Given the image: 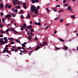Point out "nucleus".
Listing matches in <instances>:
<instances>
[{"mask_svg": "<svg viewBox=\"0 0 78 78\" xmlns=\"http://www.w3.org/2000/svg\"><path fill=\"white\" fill-rule=\"evenodd\" d=\"M65 50H67V49H68V47H67V46H65Z\"/></svg>", "mask_w": 78, "mask_h": 78, "instance_id": "34", "label": "nucleus"}, {"mask_svg": "<svg viewBox=\"0 0 78 78\" xmlns=\"http://www.w3.org/2000/svg\"><path fill=\"white\" fill-rule=\"evenodd\" d=\"M24 18V17H23V15H21V18L22 19H23Z\"/></svg>", "mask_w": 78, "mask_h": 78, "instance_id": "42", "label": "nucleus"}, {"mask_svg": "<svg viewBox=\"0 0 78 78\" xmlns=\"http://www.w3.org/2000/svg\"><path fill=\"white\" fill-rule=\"evenodd\" d=\"M70 25V23H68L66 24V26H68V25Z\"/></svg>", "mask_w": 78, "mask_h": 78, "instance_id": "63", "label": "nucleus"}, {"mask_svg": "<svg viewBox=\"0 0 78 78\" xmlns=\"http://www.w3.org/2000/svg\"><path fill=\"white\" fill-rule=\"evenodd\" d=\"M12 12H15V10L14 9V8H13L12 9Z\"/></svg>", "mask_w": 78, "mask_h": 78, "instance_id": "18", "label": "nucleus"}, {"mask_svg": "<svg viewBox=\"0 0 78 78\" xmlns=\"http://www.w3.org/2000/svg\"><path fill=\"white\" fill-rule=\"evenodd\" d=\"M46 9V10H47V12H50V10H49V9H48V8H47Z\"/></svg>", "mask_w": 78, "mask_h": 78, "instance_id": "20", "label": "nucleus"}, {"mask_svg": "<svg viewBox=\"0 0 78 78\" xmlns=\"http://www.w3.org/2000/svg\"><path fill=\"white\" fill-rule=\"evenodd\" d=\"M35 41H37V38L36 37H35Z\"/></svg>", "mask_w": 78, "mask_h": 78, "instance_id": "45", "label": "nucleus"}, {"mask_svg": "<svg viewBox=\"0 0 78 78\" xmlns=\"http://www.w3.org/2000/svg\"><path fill=\"white\" fill-rule=\"evenodd\" d=\"M66 0H64L63 1V3H66Z\"/></svg>", "mask_w": 78, "mask_h": 78, "instance_id": "48", "label": "nucleus"}, {"mask_svg": "<svg viewBox=\"0 0 78 78\" xmlns=\"http://www.w3.org/2000/svg\"><path fill=\"white\" fill-rule=\"evenodd\" d=\"M46 44H47V42H45L44 43H43V45H46Z\"/></svg>", "mask_w": 78, "mask_h": 78, "instance_id": "53", "label": "nucleus"}, {"mask_svg": "<svg viewBox=\"0 0 78 78\" xmlns=\"http://www.w3.org/2000/svg\"><path fill=\"white\" fill-rule=\"evenodd\" d=\"M63 6H68V4H66L64 5Z\"/></svg>", "mask_w": 78, "mask_h": 78, "instance_id": "37", "label": "nucleus"}, {"mask_svg": "<svg viewBox=\"0 0 78 78\" xmlns=\"http://www.w3.org/2000/svg\"><path fill=\"white\" fill-rule=\"evenodd\" d=\"M11 50H12V51H15L14 50V49H13L12 48L11 49Z\"/></svg>", "mask_w": 78, "mask_h": 78, "instance_id": "55", "label": "nucleus"}, {"mask_svg": "<svg viewBox=\"0 0 78 78\" xmlns=\"http://www.w3.org/2000/svg\"><path fill=\"white\" fill-rule=\"evenodd\" d=\"M3 27V25L2 24H0V27L2 28Z\"/></svg>", "mask_w": 78, "mask_h": 78, "instance_id": "59", "label": "nucleus"}, {"mask_svg": "<svg viewBox=\"0 0 78 78\" xmlns=\"http://www.w3.org/2000/svg\"><path fill=\"white\" fill-rule=\"evenodd\" d=\"M59 17H58L57 18H56L54 19V20H58V19H59Z\"/></svg>", "mask_w": 78, "mask_h": 78, "instance_id": "24", "label": "nucleus"}, {"mask_svg": "<svg viewBox=\"0 0 78 78\" xmlns=\"http://www.w3.org/2000/svg\"><path fill=\"white\" fill-rule=\"evenodd\" d=\"M4 6H3V3H1L0 5V8H1L2 9Z\"/></svg>", "mask_w": 78, "mask_h": 78, "instance_id": "10", "label": "nucleus"}, {"mask_svg": "<svg viewBox=\"0 0 78 78\" xmlns=\"http://www.w3.org/2000/svg\"><path fill=\"white\" fill-rule=\"evenodd\" d=\"M50 24H49L47 27L46 28V30H47L48 29V28L50 27Z\"/></svg>", "mask_w": 78, "mask_h": 78, "instance_id": "27", "label": "nucleus"}, {"mask_svg": "<svg viewBox=\"0 0 78 78\" xmlns=\"http://www.w3.org/2000/svg\"><path fill=\"white\" fill-rule=\"evenodd\" d=\"M12 48H13H13H14V49L15 48V47L14 46H12Z\"/></svg>", "mask_w": 78, "mask_h": 78, "instance_id": "64", "label": "nucleus"}, {"mask_svg": "<svg viewBox=\"0 0 78 78\" xmlns=\"http://www.w3.org/2000/svg\"><path fill=\"white\" fill-rule=\"evenodd\" d=\"M15 43V42L14 41L11 42V44H14Z\"/></svg>", "mask_w": 78, "mask_h": 78, "instance_id": "46", "label": "nucleus"}, {"mask_svg": "<svg viewBox=\"0 0 78 78\" xmlns=\"http://www.w3.org/2000/svg\"><path fill=\"white\" fill-rule=\"evenodd\" d=\"M1 15L2 16L4 15V14H3V13L2 12L1 13Z\"/></svg>", "mask_w": 78, "mask_h": 78, "instance_id": "44", "label": "nucleus"}, {"mask_svg": "<svg viewBox=\"0 0 78 78\" xmlns=\"http://www.w3.org/2000/svg\"><path fill=\"white\" fill-rule=\"evenodd\" d=\"M39 48H40V46H38L35 48V50L36 51H37V50H39Z\"/></svg>", "mask_w": 78, "mask_h": 78, "instance_id": "11", "label": "nucleus"}, {"mask_svg": "<svg viewBox=\"0 0 78 78\" xmlns=\"http://www.w3.org/2000/svg\"><path fill=\"white\" fill-rule=\"evenodd\" d=\"M30 31L31 33H32V32H34V30L33 29H30Z\"/></svg>", "mask_w": 78, "mask_h": 78, "instance_id": "32", "label": "nucleus"}, {"mask_svg": "<svg viewBox=\"0 0 78 78\" xmlns=\"http://www.w3.org/2000/svg\"><path fill=\"white\" fill-rule=\"evenodd\" d=\"M22 47H24V48H25V44H22Z\"/></svg>", "mask_w": 78, "mask_h": 78, "instance_id": "21", "label": "nucleus"}, {"mask_svg": "<svg viewBox=\"0 0 78 78\" xmlns=\"http://www.w3.org/2000/svg\"><path fill=\"white\" fill-rule=\"evenodd\" d=\"M37 22H35L34 23V24L35 25H37Z\"/></svg>", "mask_w": 78, "mask_h": 78, "instance_id": "58", "label": "nucleus"}, {"mask_svg": "<svg viewBox=\"0 0 78 78\" xmlns=\"http://www.w3.org/2000/svg\"><path fill=\"white\" fill-rule=\"evenodd\" d=\"M62 22H63V20L62 18H60V22L62 23Z\"/></svg>", "mask_w": 78, "mask_h": 78, "instance_id": "30", "label": "nucleus"}, {"mask_svg": "<svg viewBox=\"0 0 78 78\" xmlns=\"http://www.w3.org/2000/svg\"><path fill=\"white\" fill-rule=\"evenodd\" d=\"M9 31V30H8L7 29L6 31H5V33H7Z\"/></svg>", "mask_w": 78, "mask_h": 78, "instance_id": "54", "label": "nucleus"}, {"mask_svg": "<svg viewBox=\"0 0 78 78\" xmlns=\"http://www.w3.org/2000/svg\"><path fill=\"white\" fill-rule=\"evenodd\" d=\"M32 25H31L29 26H27V28L28 30H29V29H30H30H31V28H32Z\"/></svg>", "mask_w": 78, "mask_h": 78, "instance_id": "5", "label": "nucleus"}, {"mask_svg": "<svg viewBox=\"0 0 78 78\" xmlns=\"http://www.w3.org/2000/svg\"><path fill=\"white\" fill-rule=\"evenodd\" d=\"M22 49H23V50H25V48H24V47L22 46Z\"/></svg>", "mask_w": 78, "mask_h": 78, "instance_id": "62", "label": "nucleus"}, {"mask_svg": "<svg viewBox=\"0 0 78 78\" xmlns=\"http://www.w3.org/2000/svg\"><path fill=\"white\" fill-rule=\"evenodd\" d=\"M0 37H3V36L2 34L0 35Z\"/></svg>", "mask_w": 78, "mask_h": 78, "instance_id": "43", "label": "nucleus"}, {"mask_svg": "<svg viewBox=\"0 0 78 78\" xmlns=\"http://www.w3.org/2000/svg\"><path fill=\"white\" fill-rule=\"evenodd\" d=\"M22 5H23V6L24 7V8L25 9H27V5H27V3L26 2L23 3Z\"/></svg>", "mask_w": 78, "mask_h": 78, "instance_id": "3", "label": "nucleus"}, {"mask_svg": "<svg viewBox=\"0 0 78 78\" xmlns=\"http://www.w3.org/2000/svg\"><path fill=\"white\" fill-rule=\"evenodd\" d=\"M11 6L10 5H9L8 6V8H11Z\"/></svg>", "mask_w": 78, "mask_h": 78, "instance_id": "47", "label": "nucleus"}, {"mask_svg": "<svg viewBox=\"0 0 78 78\" xmlns=\"http://www.w3.org/2000/svg\"><path fill=\"white\" fill-rule=\"evenodd\" d=\"M9 49V48L7 47H5L4 49L3 50V53H5V52H6V53H9L10 51L8 50Z\"/></svg>", "mask_w": 78, "mask_h": 78, "instance_id": "1", "label": "nucleus"}, {"mask_svg": "<svg viewBox=\"0 0 78 78\" xmlns=\"http://www.w3.org/2000/svg\"><path fill=\"white\" fill-rule=\"evenodd\" d=\"M5 46H6V47H7V48H8V47H9V46L8 45H5Z\"/></svg>", "mask_w": 78, "mask_h": 78, "instance_id": "50", "label": "nucleus"}, {"mask_svg": "<svg viewBox=\"0 0 78 78\" xmlns=\"http://www.w3.org/2000/svg\"><path fill=\"white\" fill-rule=\"evenodd\" d=\"M39 45H41V46H44V45H43V44H41V43H40Z\"/></svg>", "mask_w": 78, "mask_h": 78, "instance_id": "52", "label": "nucleus"}, {"mask_svg": "<svg viewBox=\"0 0 78 78\" xmlns=\"http://www.w3.org/2000/svg\"><path fill=\"white\" fill-rule=\"evenodd\" d=\"M60 6H61L60 5H57L56 7H55V8H58V7H60Z\"/></svg>", "mask_w": 78, "mask_h": 78, "instance_id": "26", "label": "nucleus"}, {"mask_svg": "<svg viewBox=\"0 0 78 78\" xmlns=\"http://www.w3.org/2000/svg\"><path fill=\"white\" fill-rule=\"evenodd\" d=\"M8 4H7L6 5H5V8L6 9L7 8H8Z\"/></svg>", "mask_w": 78, "mask_h": 78, "instance_id": "25", "label": "nucleus"}, {"mask_svg": "<svg viewBox=\"0 0 78 78\" xmlns=\"http://www.w3.org/2000/svg\"><path fill=\"white\" fill-rule=\"evenodd\" d=\"M4 41H5V42H8V40H7V37H4Z\"/></svg>", "mask_w": 78, "mask_h": 78, "instance_id": "12", "label": "nucleus"}, {"mask_svg": "<svg viewBox=\"0 0 78 78\" xmlns=\"http://www.w3.org/2000/svg\"><path fill=\"white\" fill-rule=\"evenodd\" d=\"M41 22L39 23H37V25H41Z\"/></svg>", "mask_w": 78, "mask_h": 78, "instance_id": "29", "label": "nucleus"}, {"mask_svg": "<svg viewBox=\"0 0 78 78\" xmlns=\"http://www.w3.org/2000/svg\"><path fill=\"white\" fill-rule=\"evenodd\" d=\"M0 40H1L2 41H3V38H1V39H0Z\"/></svg>", "mask_w": 78, "mask_h": 78, "instance_id": "60", "label": "nucleus"}, {"mask_svg": "<svg viewBox=\"0 0 78 78\" xmlns=\"http://www.w3.org/2000/svg\"><path fill=\"white\" fill-rule=\"evenodd\" d=\"M18 50H20V49H22V48L20 47H18L17 48Z\"/></svg>", "mask_w": 78, "mask_h": 78, "instance_id": "23", "label": "nucleus"}, {"mask_svg": "<svg viewBox=\"0 0 78 78\" xmlns=\"http://www.w3.org/2000/svg\"><path fill=\"white\" fill-rule=\"evenodd\" d=\"M23 27H27V24L24 23L23 25Z\"/></svg>", "mask_w": 78, "mask_h": 78, "instance_id": "35", "label": "nucleus"}, {"mask_svg": "<svg viewBox=\"0 0 78 78\" xmlns=\"http://www.w3.org/2000/svg\"><path fill=\"white\" fill-rule=\"evenodd\" d=\"M67 9L68 10H69V11H70V12H72V9H71V6H69L67 8Z\"/></svg>", "mask_w": 78, "mask_h": 78, "instance_id": "4", "label": "nucleus"}, {"mask_svg": "<svg viewBox=\"0 0 78 78\" xmlns=\"http://www.w3.org/2000/svg\"><path fill=\"white\" fill-rule=\"evenodd\" d=\"M10 31H13L15 33H18L19 32L16 31V30H14V29H11Z\"/></svg>", "mask_w": 78, "mask_h": 78, "instance_id": "6", "label": "nucleus"}, {"mask_svg": "<svg viewBox=\"0 0 78 78\" xmlns=\"http://www.w3.org/2000/svg\"><path fill=\"white\" fill-rule=\"evenodd\" d=\"M17 4H18V5H20V3H19V2H17Z\"/></svg>", "mask_w": 78, "mask_h": 78, "instance_id": "57", "label": "nucleus"}, {"mask_svg": "<svg viewBox=\"0 0 78 78\" xmlns=\"http://www.w3.org/2000/svg\"><path fill=\"white\" fill-rule=\"evenodd\" d=\"M14 50H15V52H16L17 51H19V50L18 49V48H16L15 49H14Z\"/></svg>", "mask_w": 78, "mask_h": 78, "instance_id": "15", "label": "nucleus"}, {"mask_svg": "<svg viewBox=\"0 0 78 78\" xmlns=\"http://www.w3.org/2000/svg\"><path fill=\"white\" fill-rule=\"evenodd\" d=\"M30 34H31V36H33V34L32 33V32H30Z\"/></svg>", "mask_w": 78, "mask_h": 78, "instance_id": "51", "label": "nucleus"}, {"mask_svg": "<svg viewBox=\"0 0 78 78\" xmlns=\"http://www.w3.org/2000/svg\"><path fill=\"white\" fill-rule=\"evenodd\" d=\"M5 42H6L5 41H2V42L1 43V44H2V45H3V44H5Z\"/></svg>", "mask_w": 78, "mask_h": 78, "instance_id": "13", "label": "nucleus"}, {"mask_svg": "<svg viewBox=\"0 0 78 78\" xmlns=\"http://www.w3.org/2000/svg\"><path fill=\"white\" fill-rule=\"evenodd\" d=\"M16 8H17V9H20V5H19L16 7Z\"/></svg>", "mask_w": 78, "mask_h": 78, "instance_id": "17", "label": "nucleus"}, {"mask_svg": "<svg viewBox=\"0 0 78 78\" xmlns=\"http://www.w3.org/2000/svg\"><path fill=\"white\" fill-rule=\"evenodd\" d=\"M26 19H30V15L29 13L27 14V17H26Z\"/></svg>", "mask_w": 78, "mask_h": 78, "instance_id": "9", "label": "nucleus"}, {"mask_svg": "<svg viewBox=\"0 0 78 78\" xmlns=\"http://www.w3.org/2000/svg\"><path fill=\"white\" fill-rule=\"evenodd\" d=\"M20 13H22V14H23V12L22 10H20Z\"/></svg>", "mask_w": 78, "mask_h": 78, "instance_id": "56", "label": "nucleus"}, {"mask_svg": "<svg viewBox=\"0 0 78 78\" xmlns=\"http://www.w3.org/2000/svg\"><path fill=\"white\" fill-rule=\"evenodd\" d=\"M39 2V0H35V2H36V3H37L38 2Z\"/></svg>", "mask_w": 78, "mask_h": 78, "instance_id": "40", "label": "nucleus"}, {"mask_svg": "<svg viewBox=\"0 0 78 78\" xmlns=\"http://www.w3.org/2000/svg\"><path fill=\"white\" fill-rule=\"evenodd\" d=\"M59 40H60V41H61V42H64V40L62 39H59Z\"/></svg>", "mask_w": 78, "mask_h": 78, "instance_id": "28", "label": "nucleus"}, {"mask_svg": "<svg viewBox=\"0 0 78 78\" xmlns=\"http://www.w3.org/2000/svg\"><path fill=\"white\" fill-rule=\"evenodd\" d=\"M31 1L33 3H35V0H31Z\"/></svg>", "mask_w": 78, "mask_h": 78, "instance_id": "19", "label": "nucleus"}, {"mask_svg": "<svg viewBox=\"0 0 78 78\" xmlns=\"http://www.w3.org/2000/svg\"><path fill=\"white\" fill-rule=\"evenodd\" d=\"M1 33H5V32L3 31V30H1Z\"/></svg>", "mask_w": 78, "mask_h": 78, "instance_id": "31", "label": "nucleus"}, {"mask_svg": "<svg viewBox=\"0 0 78 78\" xmlns=\"http://www.w3.org/2000/svg\"><path fill=\"white\" fill-rule=\"evenodd\" d=\"M20 30L21 31H23V30H24V29H23V27H22L20 29Z\"/></svg>", "mask_w": 78, "mask_h": 78, "instance_id": "38", "label": "nucleus"}, {"mask_svg": "<svg viewBox=\"0 0 78 78\" xmlns=\"http://www.w3.org/2000/svg\"><path fill=\"white\" fill-rule=\"evenodd\" d=\"M37 8L38 9H39L40 8V6H39V5L37 7Z\"/></svg>", "mask_w": 78, "mask_h": 78, "instance_id": "36", "label": "nucleus"}, {"mask_svg": "<svg viewBox=\"0 0 78 78\" xmlns=\"http://www.w3.org/2000/svg\"><path fill=\"white\" fill-rule=\"evenodd\" d=\"M53 10L55 11V12H56V9L55 8H53Z\"/></svg>", "mask_w": 78, "mask_h": 78, "instance_id": "22", "label": "nucleus"}, {"mask_svg": "<svg viewBox=\"0 0 78 78\" xmlns=\"http://www.w3.org/2000/svg\"><path fill=\"white\" fill-rule=\"evenodd\" d=\"M34 11L35 14H37L38 13V12H37V9H35Z\"/></svg>", "mask_w": 78, "mask_h": 78, "instance_id": "8", "label": "nucleus"}, {"mask_svg": "<svg viewBox=\"0 0 78 78\" xmlns=\"http://www.w3.org/2000/svg\"><path fill=\"white\" fill-rule=\"evenodd\" d=\"M57 32V31L56 30H55V31H54V34H56V33Z\"/></svg>", "mask_w": 78, "mask_h": 78, "instance_id": "49", "label": "nucleus"}, {"mask_svg": "<svg viewBox=\"0 0 78 78\" xmlns=\"http://www.w3.org/2000/svg\"><path fill=\"white\" fill-rule=\"evenodd\" d=\"M15 12L16 13H17V12H18V11L17 10V9H15Z\"/></svg>", "mask_w": 78, "mask_h": 78, "instance_id": "41", "label": "nucleus"}, {"mask_svg": "<svg viewBox=\"0 0 78 78\" xmlns=\"http://www.w3.org/2000/svg\"><path fill=\"white\" fill-rule=\"evenodd\" d=\"M27 33L28 35H30V31H28L27 32Z\"/></svg>", "mask_w": 78, "mask_h": 78, "instance_id": "39", "label": "nucleus"}, {"mask_svg": "<svg viewBox=\"0 0 78 78\" xmlns=\"http://www.w3.org/2000/svg\"><path fill=\"white\" fill-rule=\"evenodd\" d=\"M5 17L6 18H10L11 17V16L9 14H8L5 16Z\"/></svg>", "mask_w": 78, "mask_h": 78, "instance_id": "7", "label": "nucleus"}, {"mask_svg": "<svg viewBox=\"0 0 78 78\" xmlns=\"http://www.w3.org/2000/svg\"><path fill=\"white\" fill-rule=\"evenodd\" d=\"M5 20H6V18H2V23H4V22H5Z\"/></svg>", "mask_w": 78, "mask_h": 78, "instance_id": "14", "label": "nucleus"}, {"mask_svg": "<svg viewBox=\"0 0 78 78\" xmlns=\"http://www.w3.org/2000/svg\"><path fill=\"white\" fill-rule=\"evenodd\" d=\"M28 38L29 39V40H31V36H29L28 37Z\"/></svg>", "mask_w": 78, "mask_h": 78, "instance_id": "16", "label": "nucleus"}, {"mask_svg": "<svg viewBox=\"0 0 78 78\" xmlns=\"http://www.w3.org/2000/svg\"><path fill=\"white\" fill-rule=\"evenodd\" d=\"M35 8H36V7L34 5H33L30 8V10L32 11V12H33L34 11Z\"/></svg>", "mask_w": 78, "mask_h": 78, "instance_id": "2", "label": "nucleus"}, {"mask_svg": "<svg viewBox=\"0 0 78 78\" xmlns=\"http://www.w3.org/2000/svg\"><path fill=\"white\" fill-rule=\"evenodd\" d=\"M15 41L17 42H19V40H18L17 39H16Z\"/></svg>", "mask_w": 78, "mask_h": 78, "instance_id": "61", "label": "nucleus"}, {"mask_svg": "<svg viewBox=\"0 0 78 78\" xmlns=\"http://www.w3.org/2000/svg\"><path fill=\"white\" fill-rule=\"evenodd\" d=\"M71 18H72L73 19H75V16H71Z\"/></svg>", "mask_w": 78, "mask_h": 78, "instance_id": "33", "label": "nucleus"}]
</instances>
